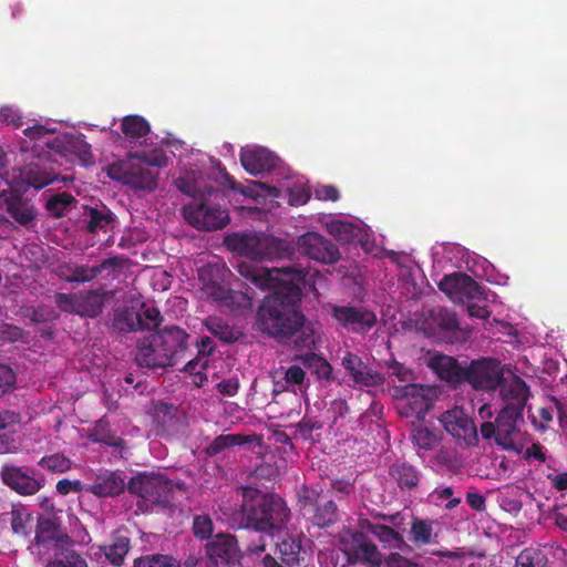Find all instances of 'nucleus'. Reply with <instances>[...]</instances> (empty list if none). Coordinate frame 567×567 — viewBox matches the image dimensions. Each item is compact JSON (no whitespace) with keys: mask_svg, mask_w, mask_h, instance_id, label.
<instances>
[{"mask_svg":"<svg viewBox=\"0 0 567 567\" xmlns=\"http://www.w3.org/2000/svg\"><path fill=\"white\" fill-rule=\"evenodd\" d=\"M135 159L117 161L109 165L107 175L111 179L136 189L152 192L157 186V172L144 166Z\"/></svg>","mask_w":567,"mask_h":567,"instance_id":"423d86ee","label":"nucleus"},{"mask_svg":"<svg viewBox=\"0 0 567 567\" xmlns=\"http://www.w3.org/2000/svg\"><path fill=\"white\" fill-rule=\"evenodd\" d=\"M240 162L244 168L252 175L271 171L276 165L271 152L264 147L243 151Z\"/></svg>","mask_w":567,"mask_h":567,"instance_id":"7c9ffc66","label":"nucleus"},{"mask_svg":"<svg viewBox=\"0 0 567 567\" xmlns=\"http://www.w3.org/2000/svg\"><path fill=\"white\" fill-rule=\"evenodd\" d=\"M411 439L419 450L433 451L441 442V433L425 426L412 430Z\"/></svg>","mask_w":567,"mask_h":567,"instance_id":"a19ab883","label":"nucleus"},{"mask_svg":"<svg viewBox=\"0 0 567 567\" xmlns=\"http://www.w3.org/2000/svg\"><path fill=\"white\" fill-rule=\"evenodd\" d=\"M331 317L343 329L357 334L369 332L378 322L377 313L364 306H331Z\"/></svg>","mask_w":567,"mask_h":567,"instance_id":"1a4fd4ad","label":"nucleus"},{"mask_svg":"<svg viewBox=\"0 0 567 567\" xmlns=\"http://www.w3.org/2000/svg\"><path fill=\"white\" fill-rule=\"evenodd\" d=\"M0 121L14 127H20L23 124L21 114L12 106H2L0 109Z\"/></svg>","mask_w":567,"mask_h":567,"instance_id":"69168bd1","label":"nucleus"},{"mask_svg":"<svg viewBox=\"0 0 567 567\" xmlns=\"http://www.w3.org/2000/svg\"><path fill=\"white\" fill-rule=\"evenodd\" d=\"M342 367L357 384L363 386H378L384 381L381 373L370 369L359 355L352 352H347L344 354L342 358Z\"/></svg>","mask_w":567,"mask_h":567,"instance_id":"b1692460","label":"nucleus"},{"mask_svg":"<svg viewBox=\"0 0 567 567\" xmlns=\"http://www.w3.org/2000/svg\"><path fill=\"white\" fill-rule=\"evenodd\" d=\"M138 316L134 308L117 309L113 319V327L121 332L138 330Z\"/></svg>","mask_w":567,"mask_h":567,"instance_id":"c03bdc74","label":"nucleus"},{"mask_svg":"<svg viewBox=\"0 0 567 567\" xmlns=\"http://www.w3.org/2000/svg\"><path fill=\"white\" fill-rule=\"evenodd\" d=\"M124 478L114 471L103 470L95 474L91 484H87L85 492L96 497H115L125 489Z\"/></svg>","mask_w":567,"mask_h":567,"instance_id":"a878e982","label":"nucleus"},{"mask_svg":"<svg viewBox=\"0 0 567 567\" xmlns=\"http://www.w3.org/2000/svg\"><path fill=\"white\" fill-rule=\"evenodd\" d=\"M462 280L460 299L457 301L464 302L465 300H474L482 297V287L471 276L464 274V278Z\"/></svg>","mask_w":567,"mask_h":567,"instance_id":"bf43d9fd","label":"nucleus"},{"mask_svg":"<svg viewBox=\"0 0 567 567\" xmlns=\"http://www.w3.org/2000/svg\"><path fill=\"white\" fill-rule=\"evenodd\" d=\"M198 276L203 284V291L214 301L224 306H230L238 297L236 292L224 284L221 269L219 267L210 265L204 267L199 270Z\"/></svg>","mask_w":567,"mask_h":567,"instance_id":"f3484780","label":"nucleus"},{"mask_svg":"<svg viewBox=\"0 0 567 567\" xmlns=\"http://www.w3.org/2000/svg\"><path fill=\"white\" fill-rule=\"evenodd\" d=\"M74 202L75 199L71 194L63 192L52 195L48 199L45 208L51 216L59 218L64 216Z\"/></svg>","mask_w":567,"mask_h":567,"instance_id":"09e8293b","label":"nucleus"},{"mask_svg":"<svg viewBox=\"0 0 567 567\" xmlns=\"http://www.w3.org/2000/svg\"><path fill=\"white\" fill-rule=\"evenodd\" d=\"M106 426V423H104L102 420L99 421L95 425V435H100L96 441L101 442L107 446L113 447H123L125 442L123 439L116 436L115 434H104V427Z\"/></svg>","mask_w":567,"mask_h":567,"instance_id":"680f3d73","label":"nucleus"},{"mask_svg":"<svg viewBox=\"0 0 567 567\" xmlns=\"http://www.w3.org/2000/svg\"><path fill=\"white\" fill-rule=\"evenodd\" d=\"M279 285L266 296L257 308V329L280 343L293 342L298 349L315 346V329L301 310L302 285L306 271L287 268Z\"/></svg>","mask_w":567,"mask_h":567,"instance_id":"f257e3e1","label":"nucleus"},{"mask_svg":"<svg viewBox=\"0 0 567 567\" xmlns=\"http://www.w3.org/2000/svg\"><path fill=\"white\" fill-rule=\"evenodd\" d=\"M127 491L147 504L168 507L173 498L174 483L162 474L144 472L128 481Z\"/></svg>","mask_w":567,"mask_h":567,"instance_id":"20e7f679","label":"nucleus"},{"mask_svg":"<svg viewBox=\"0 0 567 567\" xmlns=\"http://www.w3.org/2000/svg\"><path fill=\"white\" fill-rule=\"evenodd\" d=\"M348 557L349 561L365 567H381L383 564V556L378 546L361 533L353 535Z\"/></svg>","mask_w":567,"mask_h":567,"instance_id":"412c9836","label":"nucleus"},{"mask_svg":"<svg viewBox=\"0 0 567 567\" xmlns=\"http://www.w3.org/2000/svg\"><path fill=\"white\" fill-rule=\"evenodd\" d=\"M441 423L450 434L462 441L465 446L477 445V429L474 421L463 409L454 408L444 412L441 416Z\"/></svg>","mask_w":567,"mask_h":567,"instance_id":"ddd939ff","label":"nucleus"},{"mask_svg":"<svg viewBox=\"0 0 567 567\" xmlns=\"http://www.w3.org/2000/svg\"><path fill=\"white\" fill-rule=\"evenodd\" d=\"M153 336L157 344H159L169 357L171 367L176 365L186 358L189 334L185 330L172 326L153 333Z\"/></svg>","mask_w":567,"mask_h":567,"instance_id":"2eb2a0df","label":"nucleus"},{"mask_svg":"<svg viewBox=\"0 0 567 567\" xmlns=\"http://www.w3.org/2000/svg\"><path fill=\"white\" fill-rule=\"evenodd\" d=\"M389 474L403 492L416 489L422 477L421 472L408 462H395L390 466Z\"/></svg>","mask_w":567,"mask_h":567,"instance_id":"72a5a7b5","label":"nucleus"},{"mask_svg":"<svg viewBox=\"0 0 567 567\" xmlns=\"http://www.w3.org/2000/svg\"><path fill=\"white\" fill-rule=\"evenodd\" d=\"M498 429L497 445L504 450L519 453L523 450V433L519 424L524 423V412L515 408H502L496 416Z\"/></svg>","mask_w":567,"mask_h":567,"instance_id":"9d476101","label":"nucleus"},{"mask_svg":"<svg viewBox=\"0 0 567 567\" xmlns=\"http://www.w3.org/2000/svg\"><path fill=\"white\" fill-rule=\"evenodd\" d=\"M329 233L342 243L352 241L359 234L360 229L352 223L334 220L328 225Z\"/></svg>","mask_w":567,"mask_h":567,"instance_id":"8fccbe9b","label":"nucleus"},{"mask_svg":"<svg viewBox=\"0 0 567 567\" xmlns=\"http://www.w3.org/2000/svg\"><path fill=\"white\" fill-rule=\"evenodd\" d=\"M435 520L412 516L410 523L409 540L417 548L437 543L434 532Z\"/></svg>","mask_w":567,"mask_h":567,"instance_id":"473e14b6","label":"nucleus"},{"mask_svg":"<svg viewBox=\"0 0 567 567\" xmlns=\"http://www.w3.org/2000/svg\"><path fill=\"white\" fill-rule=\"evenodd\" d=\"M431 393L429 386L416 383L396 386L395 398L401 402V413L405 416L423 417L432 408Z\"/></svg>","mask_w":567,"mask_h":567,"instance_id":"9b49d317","label":"nucleus"},{"mask_svg":"<svg viewBox=\"0 0 567 567\" xmlns=\"http://www.w3.org/2000/svg\"><path fill=\"white\" fill-rule=\"evenodd\" d=\"M205 327L212 334L226 343H233L239 338V332L218 317H208L205 320Z\"/></svg>","mask_w":567,"mask_h":567,"instance_id":"4c0bfd02","label":"nucleus"},{"mask_svg":"<svg viewBox=\"0 0 567 567\" xmlns=\"http://www.w3.org/2000/svg\"><path fill=\"white\" fill-rule=\"evenodd\" d=\"M133 567H181V565L172 556L154 554L136 558Z\"/></svg>","mask_w":567,"mask_h":567,"instance_id":"5fc2aeb1","label":"nucleus"},{"mask_svg":"<svg viewBox=\"0 0 567 567\" xmlns=\"http://www.w3.org/2000/svg\"><path fill=\"white\" fill-rule=\"evenodd\" d=\"M302 361L312 370L318 379L328 382L333 380L332 367L324 358L316 353H308L302 358Z\"/></svg>","mask_w":567,"mask_h":567,"instance_id":"de8ad7c7","label":"nucleus"},{"mask_svg":"<svg viewBox=\"0 0 567 567\" xmlns=\"http://www.w3.org/2000/svg\"><path fill=\"white\" fill-rule=\"evenodd\" d=\"M16 384V373L13 370L3 363H0V395L9 390H12Z\"/></svg>","mask_w":567,"mask_h":567,"instance_id":"0e129e2a","label":"nucleus"},{"mask_svg":"<svg viewBox=\"0 0 567 567\" xmlns=\"http://www.w3.org/2000/svg\"><path fill=\"white\" fill-rule=\"evenodd\" d=\"M353 492V483L346 480H333L330 483V488L327 491V494H330V498L332 496H339V498H342L343 496L350 495Z\"/></svg>","mask_w":567,"mask_h":567,"instance_id":"e2e57ef3","label":"nucleus"},{"mask_svg":"<svg viewBox=\"0 0 567 567\" xmlns=\"http://www.w3.org/2000/svg\"><path fill=\"white\" fill-rule=\"evenodd\" d=\"M33 517L20 509H12L11 512V527L18 535L29 536L32 530Z\"/></svg>","mask_w":567,"mask_h":567,"instance_id":"6e6d98bb","label":"nucleus"},{"mask_svg":"<svg viewBox=\"0 0 567 567\" xmlns=\"http://www.w3.org/2000/svg\"><path fill=\"white\" fill-rule=\"evenodd\" d=\"M87 216L86 229L92 234L105 229L113 221L112 213L107 209L90 208Z\"/></svg>","mask_w":567,"mask_h":567,"instance_id":"603ef678","label":"nucleus"},{"mask_svg":"<svg viewBox=\"0 0 567 567\" xmlns=\"http://www.w3.org/2000/svg\"><path fill=\"white\" fill-rule=\"evenodd\" d=\"M45 144L56 150L62 156L76 159L83 166L94 163L91 146L81 136H70L63 141L55 138L52 143L45 142Z\"/></svg>","mask_w":567,"mask_h":567,"instance_id":"5701e85b","label":"nucleus"},{"mask_svg":"<svg viewBox=\"0 0 567 567\" xmlns=\"http://www.w3.org/2000/svg\"><path fill=\"white\" fill-rule=\"evenodd\" d=\"M138 316V330H154L158 328L163 321L161 311L153 306L142 303L141 308L136 310Z\"/></svg>","mask_w":567,"mask_h":567,"instance_id":"49530a36","label":"nucleus"},{"mask_svg":"<svg viewBox=\"0 0 567 567\" xmlns=\"http://www.w3.org/2000/svg\"><path fill=\"white\" fill-rule=\"evenodd\" d=\"M3 205L7 214L22 227L29 228L37 219L38 210L33 200L18 192H11L6 196Z\"/></svg>","mask_w":567,"mask_h":567,"instance_id":"4be33fe9","label":"nucleus"},{"mask_svg":"<svg viewBox=\"0 0 567 567\" xmlns=\"http://www.w3.org/2000/svg\"><path fill=\"white\" fill-rule=\"evenodd\" d=\"M502 396L505 402L504 408H515L524 412L527 401L530 396V390L527 383L517 375L503 386Z\"/></svg>","mask_w":567,"mask_h":567,"instance_id":"2f4dec72","label":"nucleus"},{"mask_svg":"<svg viewBox=\"0 0 567 567\" xmlns=\"http://www.w3.org/2000/svg\"><path fill=\"white\" fill-rule=\"evenodd\" d=\"M298 247L309 258L322 264H336L340 251L336 244L319 233H306L298 238Z\"/></svg>","mask_w":567,"mask_h":567,"instance_id":"f8f14e48","label":"nucleus"},{"mask_svg":"<svg viewBox=\"0 0 567 567\" xmlns=\"http://www.w3.org/2000/svg\"><path fill=\"white\" fill-rule=\"evenodd\" d=\"M104 300L101 293L95 290L85 291L79 295L78 315L95 318L103 310Z\"/></svg>","mask_w":567,"mask_h":567,"instance_id":"c9c22d12","label":"nucleus"},{"mask_svg":"<svg viewBox=\"0 0 567 567\" xmlns=\"http://www.w3.org/2000/svg\"><path fill=\"white\" fill-rule=\"evenodd\" d=\"M168 358L165 350L155 341L153 333L137 341L135 362L138 367L151 370L165 369L171 367Z\"/></svg>","mask_w":567,"mask_h":567,"instance_id":"aec40b11","label":"nucleus"},{"mask_svg":"<svg viewBox=\"0 0 567 567\" xmlns=\"http://www.w3.org/2000/svg\"><path fill=\"white\" fill-rule=\"evenodd\" d=\"M463 278L464 274L462 272L445 275L437 284L439 289L446 293L452 300L457 301L460 299L462 288L461 282H463Z\"/></svg>","mask_w":567,"mask_h":567,"instance_id":"864d4df0","label":"nucleus"},{"mask_svg":"<svg viewBox=\"0 0 567 567\" xmlns=\"http://www.w3.org/2000/svg\"><path fill=\"white\" fill-rule=\"evenodd\" d=\"M515 567H551L547 556L537 548H525L516 558Z\"/></svg>","mask_w":567,"mask_h":567,"instance_id":"a18cd8bd","label":"nucleus"},{"mask_svg":"<svg viewBox=\"0 0 567 567\" xmlns=\"http://www.w3.org/2000/svg\"><path fill=\"white\" fill-rule=\"evenodd\" d=\"M429 367L441 380L450 384L457 385L465 382L467 365H462L453 357L435 354L430 359Z\"/></svg>","mask_w":567,"mask_h":567,"instance_id":"bb28decb","label":"nucleus"},{"mask_svg":"<svg viewBox=\"0 0 567 567\" xmlns=\"http://www.w3.org/2000/svg\"><path fill=\"white\" fill-rule=\"evenodd\" d=\"M176 187L183 193L194 198V202L183 207L185 220L199 230H216L224 228L229 223L228 212L220 207L209 206L206 200L217 189L213 186H205L203 189L193 185L184 178L175 182Z\"/></svg>","mask_w":567,"mask_h":567,"instance_id":"7ed1b4c3","label":"nucleus"},{"mask_svg":"<svg viewBox=\"0 0 567 567\" xmlns=\"http://www.w3.org/2000/svg\"><path fill=\"white\" fill-rule=\"evenodd\" d=\"M214 524L208 515H197L193 520V534L198 539H210Z\"/></svg>","mask_w":567,"mask_h":567,"instance_id":"13d9d810","label":"nucleus"},{"mask_svg":"<svg viewBox=\"0 0 567 567\" xmlns=\"http://www.w3.org/2000/svg\"><path fill=\"white\" fill-rule=\"evenodd\" d=\"M300 501L305 514H310L313 525L324 528L334 525L339 520V509L334 501L327 497L323 491H317L307 486L302 487Z\"/></svg>","mask_w":567,"mask_h":567,"instance_id":"0eeeda50","label":"nucleus"},{"mask_svg":"<svg viewBox=\"0 0 567 567\" xmlns=\"http://www.w3.org/2000/svg\"><path fill=\"white\" fill-rule=\"evenodd\" d=\"M234 247L251 260L284 259L293 254L289 241L274 236L241 235Z\"/></svg>","mask_w":567,"mask_h":567,"instance_id":"39448f33","label":"nucleus"},{"mask_svg":"<svg viewBox=\"0 0 567 567\" xmlns=\"http://www.w3.org/2000/svg\"><path fill=\"white\" fill-rule=\"evenodd\" d=\"M431 319L432 323L437 328L441 338L446 342L454 343L464 338L454 311L444 307H437L431 311Z\"/></svg>","mask_w":567,"mask_h":567,"instance_id":"cd10ccee","label":"nucleus"},{"mask_svg":"<svg viewBox=\"0 0 567 567\" xmlns=\"http://www.w3.org/2000/svg\"><path fill=\"white\" fill-rule=\"evenodd\" d=\"M121 128L127 138H141L146 136L151 131L148 122L140 115L125 116L122 121Z\"/></svg>","mask_w":567,"mask_h":567,"instance_id":"79ce46f5","label":"nucleus"},{"mask_svg":"<svg viewBox=\"0 0 567 567\" xmlns=\"http://www.w3.org/2000/svg\"><path fill=\"white\" fill-rule=\"evenodd\" d=\"M85 485L82 484L81 481L74 480L70 481L68 478H62L56 483V492L61 495H68L70 493H80L85 491Z\"/></svg>","mask_w":567,"mask_h":567,"instance_id":"338daca9","label":"nucleus"},{"mask_svg":"<svg viewBox=\"0 0 567 567\" xmlns=\"http://www.w3.org/2000/svg\"><path fill=\"white\" fill-rule=\"evenodd\" d=\"M154 422L157 433L165 437L182 433L186 426L184 412L178 406L165 402L155 405Z\"/></svg>","mask_w":567,"mask_h":567,"instance_id":"6ab92c4d","label":"nucleus"},{"mask_svg":"<svg viewBox=\"0 0 567 567\" xmlns=\"http://www.w3.org/2000/svg\"><path fill=\"white\" fill-rule=\"evenodd\" d=\"M276 543V549L280 555L284 564L288 566L298 565L301 560L302 553V535L288 534L285 535Z\"/></svg>","mask_w":567,"mask_h":567,"instance_id":"f704fd0d","label":"nucleus"},{"mask_svg":"<svg viewBox=\"0 0 567 567\" xmlns=\"http://www.w3.org/2000/svg\"><path fill=\"white\" fill-rule=\"evenodd\" d=\"M122 266V259L117 256L107 258L95 266L75 265L70 267L71 276L68 278L70 282H89L96 277L106 272L110 276L116 268Z\"/></svg>","mask_w":567,"mask_h":567,"instance_id":"c85d7f7f","label":"nucleus"},{"mask_svg":"<svg viewBox=\"0 0 567 567\" xmlns=\"http://www.w3.org/2000/svg\"><path fill=\"white\" fill-rule=\"evenodd\" d=\"M241 523L248 529L274 538L287 529L291 518L287 502L277 494L243 488Z\"/></svg>","mask_w":567,"mask_h":567,"instance_id":"f03ea898","label":"nucleus"},{"mask_svg":"<svg viewBox=\"0 0 567 567\" xmlns=\"http://www.w3.org/2000/svg\"><path fill=\"white\" fill-rule=\"evenodd\" d=\"M385 567H420V565L399 553H391L383 558Z\"/></svg>","mask_w":567,"mask_h":567,"instance_id":"774afa93","label":"nucleus"},{"mask_svg":"<svg viewBox=\"0 0 567 567\" xmlns=\"http://www.w3.org/2000/svg\"><path fill=\"white\" fill-rule=\"evenodd\" d=\"M38 465L51 473H65L71 468L72 462L65 455L54 453L43 456Z\"/></svg>","mask_w":567,"mask_h":567,"instance_id":"3c124183","label":"nucleus"},{"mask_svg":"<svg viewBox=\"0 0 567 567\" xmlns=\"http://www.w3.org/2000/svg\"><path fill=\"white\" fill-rule=\"evenodd\" d=\"M287 268L288 267L267 269L258 267L252 262L243 261L238 264V272L261 289H275L281 281V278H284V271L287 270ZM285 278L288 277L285 276Z\"/></svg>","mask_w":567,"mask_h":567,"instance_id":"393cba45","label":"nucleus"},{"mask_svg":"<svg viewBox=\"0 0 567 567\" xmlns=\"http://www.w3.org/2000/svg\"><path fill=\"white\" fill-rule=\"evenodd\" d=\"M0 478L4 485L22 496L37 494L44 486V478H38L22 467L6 464L1 467Z\"/></svg>","mask_w":567,"mask_h":567,"instance_id":"dca6fc26","label":"nucleus"},{"mask_svg":"<svg viewBox=\"0 0 567 567\" xmlns=\"http://www.w3.org/2000/svg\"><path fill=\"white\" fill-rule=\"evenodd\" d=\"M54 300L60 310L78 315L79 296L72 293L58 292L54 296Z\"/></svg>","mask_w":567,"mask_h":567,"instance_id":"052dcab7","label":"nucleus"},{"mask_svg":"<svg viewBox=\"0 0 567 567\" xmlns=\"http://www.w3.org/2000/svg\"><path fill=\"white\" fill-rule=\"evenodd\" d=\"M505 381L501 361L493 358L473 360L466 368V379L473 389L494 391Z\"/></svg>","mask_w":567,"mask_h":567,"instance_id":"6e6552de","label":"nucleus"},{"mask_svg":"<svg viewBox=\"0 0 567 567\" xmlns=\"http://www.w3.org/2000/svg\"><path fill=\"white\" fill-rule=\"evenodd\" d=\"M55 159L49 156H39L34 162L21 168L20 177L24 184L41 189L59 178V172L53 167Z\"/></svg>","mask_w":567,"mask_h":567,"instance_id":"a211bd4d","label":"nucleus"},{"mask_svg":"<svg viewBox=\"0 0 567 567\" xmlns=\"http://www.w3.org/2000/svg\"><path fill=\"white\" fill-rule=\"evenodd\" d=\"M131 547L128 537L118 536L113 543L103 548L105 558L114 566H121Z\"/></svg>","mask_w":567,"mask_h":567,"instance_id":"37998d69","label":"nucleus"},{"mask_svg":"<svg viewBox=\"0 0 567 567\" xmlns=\"http://www.w3.org/2000/svg\"><path fill=\"white\" fill-rule=\"evenodd\" d=\"M132 159L140 161L144 166L164 167L167 164V157L162 150H154L151 153L141 152L131 155Z\"/></svg>","mask_w":567,"mask_h":567,"instance_id":"4d7b16f0","label":"nucleus"},{"mask_svg":"<svg viewBox=\"0 0 567 567\" xmlns=\"http://www.w3.org/2000/svg\"><path fill=\"white\" fill-rule=\"evenodd\" d=\"M52 542V549L54 554L56 550L71 547L73 540L68 534L61 533L56 524L51 518H39L35 530V543L38 545Z\"/></svg>","mask_w":567,"mask_h":567,"instance_id":"c756f323","label":"nucleus"},{"mask_svg":"<svg viewBox=\"0 0 567 567\" xmlns=\"http://www.w3.org/2000/svg\"><path fill=\"white\" fill-rule=\"evenodd\" d=\"M207 558L215 566L235 565L240 557L238 542L234 535L219 533L213 536L205 546Z\"/></svg>","mask_w":567,"mask_h":567,"instance_id":"4468645a","label":"nucleus"},{"mask_svg":"<svg viewBox=\"0 0 567 567\" xmlns=\"http://www.w3.org/2000/svg\"><path fill=\"white\" fill-rule=\"evenodd\" d=\"M251 441L252 439L250 436L243 434H221L213 440V442L206 447L205 452L208 456H215L226 449L240 446Z\"/></svg>","mask_w":567,"mask_h":567,"instance_id":"e433bc0d","label":"nucleus"},{"mask_svg":"<svg viewBox=\"0 0 567 567\" xmlns=\"http://www.w3.org/2000/svg\"><path fill=\"white\" fill-rule=\"evenodd\" d=\"M47 567H89L86 559L71 547L56 550L54 559L50 560Z\"/></svg>","mask_w":567,"mask_h":567,"instance_id":"ea45409f","label":"nucleus"},{"mask_svg":"<svg viewBox=\"0 0 567 567\" xmlns=\"http://www.w3.org/2000/svg\"><path fill=\"white\" fill-rule=\"evenodd\" d=\"M370 532L383 544L395 548L403 549L409 548L403 536L390 526L373 524L370 526Z\"/></svg>","mask_w":567,"mask_h":567,"instance_id":"58836bf2","label":"nucleus"}]
</instances>
